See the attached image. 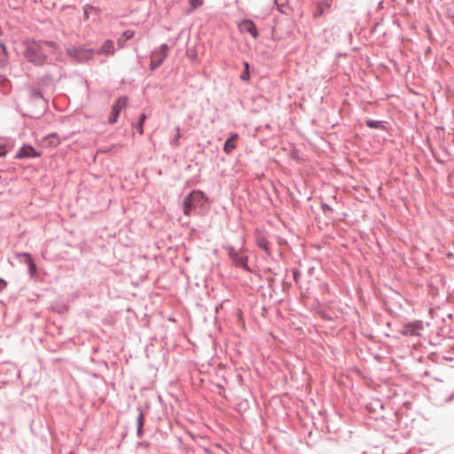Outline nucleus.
Returning a JSON list of instances; mask_svg holds the SVG:
<instances>
[{
  "label": "nucleus",
  "mask_w": 454,
  "mask_h": 454,
  "mask_svg": "<svg viewBox=\"0 0 454 454\" xmlns=\"http://www.w3.org/2000/svg\"><path fill=\"white\" fill-rule=\"evenodd\" d=\"M57 43L53 41L31 40L26 43L24 56L26 59L35 66L47 64L48 56L54 54Z\"/></svg>",
  "instance_id": "f257e3e1"
},
{
  "label": "nucleus",
  "mask_w": 454,
  "mask_h": 454,
  "mask_svg": "<svg viewBox=\"0 0 454 454\" xmlns=\"http://www.w3.org/2000/svg\"><path fill=\"white\" fill-rule=\"evenodd\" d=\"M208 199L205 192L200 190H194L191 192L183 201L184 214L191 215L192 211L198 207H204L207 203Z\"/></svg>",
  "instance_id": "f03ea898"
},
{
  "label": "nucleus",
  "mask_w": 454,
  "mask_h": 454,
  "mask_svg": "<svg viewBox=\"0 0 454 454\" xmlns=\"http://www.w3.org/2000/svg\"><path fill=\"white\" fill-rule=\"evenodd\" d=\"M66 51L70 58L80 63L87 62L93 58L92 50L83 45L69 47Z\"/></svg>",
  "instance_id": "7ed1b4c3"
},
{
  "label": "nucleus",
  "mask_w": 454,
  "mask_h": 454,
  "mask_svg": "<svg viewBox=\"0 0 454 454\" xmlns=\"http://www.w3.org/2000/svg\"><path fill=\"white\" fill-rule=\"evenodd\" d=\"M225 249L230 259L236 267L241 268L247 272L251 271V269L247 264L248 257L247 255H240L232 246H228L225 247Z\"/></svg>",
  "instance_id": "20e7f679"
},
{
  "label": "nucleus",
  "mask_w": 454,
  "mask_h": 454,
  "mask_svg": "<svg viewBox=\"0 0 454 454\" xmlns=\"http://www.w3.org/2000/svg\"><path fill=\"white\" fill-rule=\"evenodd\" d=\"M129 98L126 96H122L118 98V99L114 103L111 108V112L108 117V123L113 125L117 122L119 114L122 108L126 107L128 104Z\"/></svg>",
  "instance_id": "39448f33"
},
{
  "label": "nucleus",
  "mask_w": 454,
  "mask_h": 454,
  "mask_svg": "<svg viewBox=\"0 0 454 454\" xmlns=\"http://www.w3.org/2000/svg\"><path fill=\"white\" fill-rule=\"evenodd\" d=\"M29 93H28V100L30 103L35 105L36 106H39L43 109H44L47 106V101L43 96V91L38 87L35 86H30L28 88Z\"/></svg>",
  "instance_id": "423d86ee"
},
{
  "label": "nucleus",
  "mask_w": 454,
  "mask_h": 454,
  "mask_svg": "<svg viewBox=\"0 0 454 454\" xmlns=\"http://www.w3.org/2000/svg\"><path fill=\"white\" fill-rule=\"evenodd\" d=\"M423 322L415 320L403 325L400 333L403 336H419L420 331L423 330Z\"/></svg>",
  "instance_id": "0eeeda50"
},
{
  "label": "nucleus",
  "mask_w": 454,
  "mask_h": 454,
  "mask_svg": "<svg viewBox=\"0 0 454 454\" xmlns=\"http://www.w3.org/2000/svg\"><path fill=\"white\" fill-rule=\"evenodd\" d=\"M239 30L243 34H249L254 39L259 37V33L254 22L250 19L242 20L238 25Z\"/></svg>",
  "instance_id": "6e6552de"
},
{
  "label": "nucleus",
  "mask_w": 454,
  "mask_h": 454,
  "mask_svg": "<svg viewBox=\"0 0 454 454\" xmlns=\"http://www.w3.org/2000/svg\"><path fill=\"white\" fill-rule=\"evenodd\" d=\"M55 78L51 74H45L36 81V87L40 90H51L55 88Z\"/></svg>",
  "instance_id": "1a4fd4ad"
},
{
  "label": "nucleus",
  "mask_w": 454,
  "mask_h": 454,
  "mask_svg": "<svg viewBox=\"0 0 454 454\" xmlns=\"http://www.w3.org/2000/svg\"><path fill=\"white\" fill-rule=\"evenodd\" d=\"M42 153L35 151V149L29 145H24L16 153L15 158L21 160L27 158L40 157Z\"/></svg>",
  "instance_id": "9d476101"
},
{
  "label": "nucleus",
  "mask_w": 454,
  "mask_h": 454,
  "mask_svg": "<svg viewBox=\"0 0 454 454\" xmlns=\"http://www.w3.org/2000/svg\"><path fill=\"white\" fill-rule=\"evenodd\" d=\"M255 243L256 245L266 253L267 256L271 255V252L270 249V242L266 238L265 234L262 231H256L254 234Z\"/></svg>",
  "instance_id": "9b49d317"
},
{
  "label": "nucleus",
  "mask_w": 454,
  "mask_h": 454,
  "mask_svg": "<svg viewBox=\"0 0 454 454\" xmlns=\"http://www.w3.org/2000/svg\"><path fill=\"white\" fill-rule=\"evenodd\" d=\"M17 257H26V263L27 264L28 267V274L30 278H35L37 268L31 254L24 252L18 254Z\"/></svg>",
  "instance_id": "f8f14e48"
},
{
  "label": "nucleus",
  "mask_w": 454,
  "mask_h": 454,
  "mask_svg": "<svg viewBox=\"0 0 454 454\" xmlns=\"http://www.w3.org/2000/svg\"><path fill=\"white\" fill-rule=\"evenodd\" d=\"M166 55H160L159 52L153 51L152 52L151 63H150V70L154 71L158 67H160L164 60L166 59Z\"/></svg>",
  "instance_id": "ddd939ff"
},
{
  "label": "nucleus",
  "mask_w": 454,
  "mask_h": 454,
  "mask_svg": "<svg viewBox=\"0 0 454 454\" xmlns=\"http://www.w3.org/2000/svg\"><path fill=\"white\" fill-rule=\"evenodd\" d=\"M365 124L368 128L378 129L384 131H387L389 126V123L387 121L377 120H367L365 121Z\"/></svg>",
  "instance_id": "4468645a"
},
{
  "label": "nucleus",
  "mask_w": 454,
  "mask_h": 454,
  "mask_svg": "<svg viewBox=\"0 0 454 454\" xmlns=\"http://www.w3.org/2000/svg\"><path fill=\"white\" fill-rule=\"evenodd\" d=\"M333 0H321L318 2L317 5V9L315 11V17L322 16L325 12L332 7Z\"/></svg>",
  "instance_id": "2eb2a0df"
},
{
  "label": "nucleus",
  "mask_w": 454,
  "mask_h": 454,
  "mask_svg": "<svg viewBox=\"0 0 454 454\" xmlns=\"http://www.w3.org/2000/svg\"><path fill=\"white\" fill-rule=\"evenodd\" d=\"M238 138V134L233 133L231 137L225 141L223 145V151L225 153L230 154L236 148V139Z\"/></svg>",
  "instance_id": "dca6fc26"
},
{
  "label": "nucleus",
  "mask_w": 454,
  "mask_h": 454,
  "mask_svg": "<svg viewBox=\"0 0 454 454\" xmlns=\"http://www.w3.org/2000/svg\"><path fill=\"white\" fill-rule=\"evenodd\" d=\"M114 42L112 40H106L98 51V53L106 54V55L114 54Z\"/></svg>",
  "instance_id": "f3484780"
},
{
  "label": "nucleus",
  "mask_w": 454,
  "mask_h": 454,
  "mask_svg": "<svg viewBox=\"0 0 454 454\" xmlns=\"http://www.w3.org/2000/svg\"><path fill=\"white\" fill-rule=\"evenodd\" d=\"M134 31L132 30H125L121 35L118 38L117 43L120 48L124 47L126 42L131 39L134 36Z\"/></svg>",
  "instance_id": "a211bd4d"
},
{
  "label": "nucleus",
  "mask_w": 454,
  "mask_h": 454,
  "mask_svg": "<svg viewBox=\"0 0 454 454\" xmlns=\"http://www.w3.org/2000/svg\"><path fill=\"white\" fill-rule=\"evenodd\" d=\"M7 49L3 42H0V68L7 64Z\"/></svg>",
  "instance_id": "6ab92c4d"
},
{
  "label": "nucleus",
  "mask_w": 454,
  "mask_h": 454,
  "mask_svg": "<svg viewBox=\"0 0 454 454\" xmlns=\"http://www.w3.org/2000/svg\"><path fill=\"white\" fill-rule=\"evenodd\" d=\"M244 70L240 74V80L243 82H247L250 79V73H249V63L247 61H244Z\"/></svg>",
  "instance_id": "aec40b11"
},
{
  "label": "nucleus",
  "mask_w": 454,
  "mask_h": 454,
  "mask_svg": "<svg viewBox=\"0 0 454 454\" xmlns=\"http://www.w3.org/2000/svg\"><path fill=\"white\" fill-rule=\"evenodd\" d=\"M146 120V114H140L139 116V121H137V123L135 125V128L138 131L139 134H143L144 133V128H143V125H144V122Z\"/></svg>",
  "instance_id": "412c9836"
},
{
  "label": "nucleus",
  "mask_w": 454,
  "mask_h": 454,
  "mask_svg": "<svg viewBox=\"0 0 454 454\" xmlns=\"http://www.w3.org/2000/svg\"><path fill=\"white\" fill-rule=\"evenodd\" d=\"M137 411H138V415L137 417V426H139L140 427H143L144 418H145L144 411L140 407L137 408Z\"/></svg>",
  "instance_id": "4be33fe9"
},
{
  "label": "nucleus",
  "mask_w": 454,
  "mask_h": 454,
  "mask_svg": "<svg viewBox=\"0 0 454 454\" xmlns=\"http://www.w3.org/2000/svg\"><path fill=\"white\" fill-rule=\"evenodd\" d=\"M154 51L159 52L160 55L164 54L168 57V45L167 43H162L159 49H155Z\"/></svg>",
  "instance_id": "5701e85b"
},
{
  "label": "nucleus",
  "mask_w": 454,
  "mask_h": 454,
  "mask_svg": "<svg viewBox=\"0 0 454 454\" xmlns=\"http://www.w3.org/2000/svg\"><path fill=\"white\" fill-rule=\"evenodd\" d=\"M188 2L192 9L199 8L203 4V0H188Z\"/></svg>",
  "instance_id": "b1692460"
},
{
  "label": "nucleus",
  "mask_w": 454,
  "mask_h": 454,
  "mask_svg": "<svg viewBox=\"0 0 454 454\" xmlns=\"http://www.w3.org/2000/svg\"><path fill=\"white\" fill-rule=\"evenodd\" d=\"M7 152V145L4 143L0 142V157H4Z\"/></svg>",
  "instance_id": "393cba45"
},
{
  "label": "nucleus",
  "mask_w": 454,
  "mask_h": 454,
  "mask_svg": "<svg viewBox=\"0 0 454 454\" xmlns=\"http://www.w3.org/2000/svg\"><path fill=\"white\" fill-rule=\"evenodd\" d=\"M321 207L325 215H327L329 212L333 211V208L326 203H322Z\"/></svg>",
  "instance_id": "a878e982"
},
{
  "label": "nucleus",
  "mask_w": 454,
  "mask_h": 454,
  "mask_svg": "<svg viewBox=\"0 0 454 454\" xmlns=\"http://www.w3.org/2000/svg\"><path fill=\"white\" fill-rule=\"evenodd\" d=\"M176 129H177V133L175 136V137L173 138L171 144H176L178 142V139L180 138V129H179V128H177Z\"/></svg>",
  "instance_id": "bb28decb"
},
{
  "label": "nucleus",
  "mask_w": 454,
  "mask_h": 454,
  "mask_svg": "<svg viewBox=\"0 0 454 454\" xmlns=\"http://www.w3.org/2000/svg\"><path fill=\"white\" fill-rule=\"evenodd\" d=\"M7 286V282L3 279V278H0V292L3 291L4 288H6Z\"/></svg>",
  "instance_id": "cd10ccee"
},
{
  "label": "nucleus",
  "mask_w": 454,
  "mask_h": 454,
  "mask_svg": "<svg viewBox=\"0 0 454 454\" xmlns=\"http://www.w3.org/2000/svg\"><path fill=\"white\" fill-rule=\"evenodd\" d=\"M46 139H59L57 133H51L46 137Z\"/></svg>",
  "instance_id": "c85d7f7f"
},
{
  "label": "nucleus",
  "mask_w": 454,
  "mask_h": 454,
  "mask_svg": "<svg viewBox=\"0 0 454 454\" xmlns=\"http://www.w3.org/2000/svg\"><path fill=\"white\" fill-rule=\"evenodd\" d=\"M49 140V144L53 145V146H57L59 143H60V140L59 139H48Z\"/></svg>",
  "instance_id": "c756f323"
},
{
  "label": "nucleus",
  "mask_w": 454,
  "mask_h": 454,
  "mask_svg": "<svg viewBox=\"0 0 454 454\" xmlns=\"http://www.w3.org/2000/svg\"><path fill=\"white\" fill-rule=\"evenodd\" d=\"M143 434V427H140L139 426H137V435L138 437L142 436Z\"/></svg>",
  "instance_id": "7c9ffc66"
},
{
  "label": "nucleus",
  "mask_w": 454,
  "mask_h": 454,
  "mask_svg": "<svg viewBox=\"0 0 454 454\" xmlns=\"http://www.w3.org/2000/svg\"><path fill=\"white\" fill-rule=\"evenodd\" d=\"M294 278H296V277H298V274L296 272H294Z\"/></svg>",
  "instance_id": "2f4dec72"
},
{
  "label": "nucleus",
  "mask_w": 454,
  "mask_h": 454,
  "mask_svg": "<svg viewBox=\"0 0 454 454\" xmlns=\"http://www.w3.org/2000/svg\"><path fill=\"white\" fill-rule=\"evenodd\" d=\"M294 278H296V277H298V274L296 272H294Z\"/></svg>",
  "instance_id": "473e14b6"
},
{
  "label": "nucleus",
  "mask_w": 454,
  "mask_h": 454,
  "mask_svg": "<svg viewBox=\"0 0 454 454\" xmlns=\"http://www.w3.org/2000/svg\"><path fill=\"white\" fill-rule=\"evenodd\" d=\"M20 258L22 259L24 262H26V257H20Z\"/></svg>",
  "instance_id": "72a5a7b5"
},
{
  "label": "nucleus",
  "mask_w": 454,
  "mask_h": 454,
  "mask_svg": "<svg viewBox=\"0 0 454 454\" xmlns=\"http://www.w3.org/2000/svg\"><path fill=\"white\" fill-rule=\"evenodd\" d=\"M407 3L411 4L413 0H406Z\"/></svg>",
  "instance_id": "f704fd0d"
},
{
  "label": "nucleus",
  "mask_w": 454,
  "mask_h": 454,
  "mask_svg": "<svg viewBox=\"0 0 454 454\" xmlns=\"http://www.w3.org/2000/svg\"><path fill=\"white\" fill-rule=\"evenodd\" d=\"M453 25H454V20H453Z\"/></svg>",
  "instance_id": "c9c22d12"
}]
</instances>
